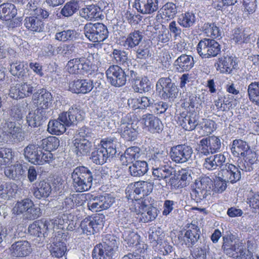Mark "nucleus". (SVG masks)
I'll use <instances>...</instances> for the list:
<instances>
[{"mask_svg": "<svg viewBox=\"0 0 259 259\" xmlns=\"http://www.w3.org/2000/svg\"><path fill=\"white\" fill-rule=\"evenodd\" d=\"M116 153V147L114 139L111 138L102 139L96 150L92 153L91 158L96 164L102 165L107 159L113 157Z\"/></svg>", "mask_w": 259, "mask_h": 259, "instance_id": "obj_1", "label": "nucleus"}, {"mask_svg": "<svg viewBox=\"0 0 259 259\" xmlns=\"http://www.w3.org/2000/svg\"><path fill=\"white\" fill-rule=\"evenodd\" d=\"M153 189V185L147 181H138L129 184L126 188V197L128 203L137 202L139 199H145Z\"/></svg>", "mask_w": 259, "mask_h": 259, "instance_id": "obj_2", "label": "nucleus"}, {"mask_svg": "<svg viewBox=\"0 0 259 259\" xmlns=\"http://www.w3.org/2000/svg\"><path fill=\"white\" fill-rule=\"evenodd\" d=\"M73 186L76 192L87 191L91 188L93 180L92 172L85 166L75 168L72 174Z\"/></svg>", "mask_w": 259, "mask_h": 259, "instance_id": "obj_3", "label": "nucleus"}, {"mask_svg": "<svg viewBox=\"0 0 259 259\" xmlns=\"http://www.w3.org/2000/svg\"><path fill=\"white\" fill-rule=\"evenodd\" d=\"M129 204L130 210L136 213L140 222H152L157 216L156 208L147 204L145 199H139L137 202Z\"/></svg>", "mask_w": 259, "mask_h": 259, "instance_id": "obj_4", "label": "nucleus"}, {"mask_svg": "<svg viewBox=\"0 0 259 259\" xmlns=\"http://www.w3.org/2000/svg\"><path fill=\"white\" fill-rule=\"evenodd\" d=\"M49 16L48 11L41 8H36L31 16L25 17L24 21V26L29 31L40 32L44 29V20Z\"/></svg>", "mask_w": 259, "mask_h": 259, "instance_id": "obj_5", "label": "nucleus"}, {"mask_svg": "<svg viewBox=\"0 0 259 259\" xmlns=\"http://www.w3.org/2000/svg\"><path fill=\"white\" fill-rule=\"evenodd\" d=\"M85 36L91 41L100 43L108 36V30L106 25L102 23H89L84 27Z\"/></svg>", "mask_w": 259, "mask_h": 259, "instance_id": "obj_6", "label": "nucleus"}, {"mask_svg": "<svg viewBox=\"0 0 259 259\" xmlns=\"http://www.w3.org/2000/svg\"><path fill=\"white\" fill-rule=\"evenodd\" d=\"M105 216L103 214H96L83 219L79 227L83 234L87 235H93L99 232L103 228Z\"/></svg>", "mask_w": 259, "mask_h": 259, "instance_id": "obj_7", "label": "nucleus"}, {"mask_svg": "<svg viewBox=\"0 0 259 259\" xmlns=\"http://www.w3.org/2000/svg\"><path fill=\"white\" fill-rule=\"evenodd\" d=\"M196 50L202 59H208L217 56L221 52V46L214 39L203 38L198 42Z\"/></svg>", "mask_w": 259, "mask_h": 259, "instance_id": "obj_8", "label": "nucleus"}, {"mask_svg": "<svg viewBox=\"0 0 259 259\" xmlns=\"http://www.w3.org/2000/svg\"><path fill=\"white\" fill-rule=\"evenodd\" d=\"M222 239V249L226 255L235 258L238 257V254L242 255L244 254V248L242 243L234 241L231 235L223 236Z\"/></svg>", "mask_w": 259, "mask_h": 259, "instance_id": "obj_9", "label": "nucleus"}, {"mask_svg": "<svg viewBox=\"0 0 259 259\" xmlns=\"http://www.w3.org/2000/svg\"><path fill=\"white\" fill-rule=\"evenodd\" d=\"M192 153V148L186 144L174 146L170 150V158L177 163L187 162L191 158Z\"/></svg>", "mask_w": 259, "mask_h": 259, "instance_id": "obj_10", "label": "nucleus"}, {"mask_svg": "<svg viewBox=\"0 0 259 259\" xmlns=\"http://www.w3.org/2000/svg\"><path fill=\"white\" fill-rule=\"evenodd\" d=\"M108 81L113 86L120 87L126 82V75L124 70L118 65H111L106 71Z\"/></svg>", "mask_w": 259, "mask_h": 259, "instance_id": "obj_11", "label": "nucleus"}, {"mask_svg": "<svg viewBox=\"0 0 259 259\" xmlns=\"http://www.w3.org/2000/svg\"><path fill=\"white\" fill-rule=\"evenodd\" d=\"M156 90L164 99H174L178 93L177 87L169 77L160 78L156 83Z\"/></svg>", "mask_w": 259, "mask_h": 259, "instance_id": "obj_12", "label": "nucleus"}, {"mask_svg": "<svg viewBox=\"0 0 259 259\" xmlns=\"http://www.w3.org/2000/svg\"><path fill=\"white\" fill-rule=\"evenodd\" d=\"M211 180L208 177H204L196 180L195 183L194 188L191 193V196L196 200H200L207 195L208 189L211 188Z\"/></svg>", "mask_w": 259, "mask_h": 259, "instance_id": "obj_13", "label": "nucleus"}, {"mask_svg": "<svg viewBox=\"0 0 259 259\" xmlns=\"http://www.w3.org/2000/svg\"><path fill=\"white\" fill-rule=\"evenodd\" d=\"M221 146V141L218 137L214 136H210L200 140L199 151L204 155H208L210 153L218 152Z\"/></svg>", "mask_w": 259, "mask_h": 259, "instance_id": "obj_14", "label": "nucleus"}, {"mask_svg": "<svg viewBox=\"0 0 259 259\" xmlns=\"http://www.w3.org/2000/svg\"><path fill=\"white\" fill-rule=\"evenodd\" d=\"M93 84L90 80L76 78L68 82V91L77 94H85L90 92Z\"/></svg>", "mask_w": 259, "mask_h": 259, "instance_id": "obj_15", "label": "nucleus"}, {"mask_svg": "<svg viewBox=\"0 0 259 259\" xmlns=\"http://www.w3.org/2000/svg\"><path fill=\"white\" fill-rule=\"evenodd\" d=\"M33 87L26 82H19L11 86L9 95L14 99H19L31 96L33 93Z\"/></svg>", "mask_w": 259, "mask_h": 259, "instance_id": "obj_16", "label": "nucleus"}, {"mask_svg": "<svg viewBox=\"0 0 259 259\" xmlns=\"http://www.w3.org/2000/svg\"><path fill=\"white\" fill-rule=\"evenodd\" d=\"M199 116L195 112H182L178 118L179 123L185 131H192L198 124Z\"/></svg>", "mask_w": 259, "mask_h": 259, "instance_id": "obj_17", "label": "nucleus"}, {"mask_svg": "<svg viewBox=\"0 0 259 259\" xmlns=\"http://www.w3.org/2000/svg\"><path fill=\"white\" fill-rule=\"evenodd\" d=\"M224 182L234 184L241 179V172L237 166L231 163H227L225 168L222 169L219 174Z\"/></svg>", "mask_w": 259, "mask_h": 259, "instance_id": "obj_18", "label": "nucleus"}, {"mask_svg": "<svg viewBox=\"0 0 259 259\" xmlns=\"http://www.w3.org/2000/svg\"><path fill=\"white\" fill-rule=\"evenodd\" d=\"M114 253L112 246L106 242L96 244L92 252L93 259H111Z\"/></svg>", "mask_w": 259, "mask_h": 259, "instance_id": "obj_19", "label": "nucleus"}, {"mask_svg": "<svg viewBox=\"0 0 259 259\" xmlns=\"http://www.w3.org/2000/svg\"><path fill=\"white\" fill-rule=\"evenodd\" d=\"M32 192L37 199L46 198L52 192V187L48 180L44 179L35 183L33 185Z\"/></svg>", "mask_w": 259, "mask_h": 259, "instance_id": "obj_20", "label": "nucleus"}, {"mask_svg": "<svg viewBox=\"0 0 259 259\" xmlns=\"http://www.w3.org/2000/svg\"><path fill=\"white\" fill-rule=\"evenodd\" d=\"M87 200L85 194H70L66 197L62 203L63 209L65 211H69L78 206L84 204Z\"/></svg>", "mask_w": 259, "mask_h": 259, "instance_id": "obj_21", "label": "nucleus"}, {"mask_svg": "<svg viewBox=\"0 0 259 259\" xmlns=\"http://www.w3.org/2000/svg\"><path fill=\"white\" fill-rule=\"evenodd\" d=\"M49 222L44 219L34 221L28 227L30 235L40 237H45L48 231Z\"/></svg>", "mask_w": 259, "mask_h": 259, "instance_id": "obj_22", "label": "nucleus"}, {"mask_svg": "<svg viewBox=\"0 0 259 259\" xmlns=\"http://www.w3.org/2000/svg\"><path fill=\"white\" fill-rule=\"evenodd\" d=\"M141 122L152 133H159L163 128L160 120L151 114L143 115L141 119Z\"/></svg>", "mask_w": 259, "mask_h": 259, "instance_id": "obj_23", "label": "nucleus"}, {"mask_svg": "<svg viewBox=\"0 0 259 259\" xmlns=\"http://www.w3.org/2000/svg\"><path fill=\"white\" fill-rule=\"evenodd\" d=\"M74 152L78 156L88 155L91 150L92 144L84 138H76L73 141Z\"/></svg>", "mask_w": 259, "mask_h": 259, "instance_id": "obj_24", "label": "nucleus"}, {"mask_svg": "<svg viewBox=\"0 0 259 259\" xmlns=\"http://www.w3.org/2000/svg\"><path fill=\"white\" fill-rule=\"evenodd\" d=\"M137 11L143 14H150L158 9V0H135Z\"/></svg>", "mask_w": 259, "mask_h": 259, "instance_id": "obj_25", "label": "nucleus"}, {"mask_svg": "<svg viewBox=\"0 0 259 259\" xmlns=\"http://www.w3.org/2000/svg\"><path fill=\"white\" fill-rule=\"evenodd\" d=\"M11 254L15 257H24L32 251L30 244L27 241H20L13 243L11 247Z\"/></svg>", "mask_w": 259, "mask_h": 259, "instance_id": "obj_26", "label": "nucleus"}, {"mask_svg": "<svg viewBox=\"0 0 259 259\" xmlns=\"http://www.w3.org/2000/svg\"><path fill=\"white\" fill-rule=\"evenodd\" d=\"M200 234L199 228L195 224H190L185 233L183 240L188 247H192L198 241Z\"/></svg>", "mask_w": 259, "mask_h": 259, "instance_id": "obj_27", "label": "nucleus"}, {"mask_svg": "<svg viewBox=\"0 0 259 259\" xmlns=\"http://www.w3.org/2000/svg\"><path fill=\"white\" fill-rule=\"evenodd\" d=\"M79 14L81 17L89 21L98 20L102 16L101 8L96 5L85 6L80 9Z\"/></svg>", "mask_w": 259, "mask_h": 259, "instance_id": "obj_28", "label": "nucleus"}, {"mask_svg": "<svg viewBox=\"0 0 259 259\" xmlns=\"http://www.w3.org/2000/svg\"><path fill=\"white\" fill-rule=\"evenodd\" d=\"M194 65V60L191 55L182 54L175 62V67L179 72L189 71Z\"/></svg>", "mask_w": 259, "mask_h": 259, "instance_id": "obj_29", "label": "nucleus"}, {"mask_svg": "<svg viewBox=\"0 0 259 259\" xmlns=\"http://www.w3.org/2000/svg\"><path fill=\"white\" fill-rule=\"evenodd\" d=\"M236 100L230 95L220 96L214 101V104L219 111H228L236 105Z\"/></svg>", "mask_w": 259, "mask_h": 259, "instance_id": "obj_30", "label": "nucleus"}, {"mask_svg": "<svg viewBox=\"0 0 259 259\" xmlns=\"http://www.w3.org/2000/svg\"><path fill=\"white\" fill-rule=\"evenodd\" d=\"M80 112V110L76 106H72L67 112H63L60 113L61 119L70 126L81 120Z\"/></svg>", "mask_w": 259, "mask_h": 259, "instance_id": "obj_31", "label": "nucleus"}, {"mask_svg": "<svg viewBox=\"0 0 259 259\" xmlns=\"http://www.w3.org/2000/svg\"><path fill=\"white\" fill-rule=\"evenodd\" d=\"M61 114L57 119L51 120L49 121L48 124L47 131L48 132L53 135L60 136L65 132L66 126H69L68 124L64 123L63 121L61 119Z\"/></svg>", "mask_w": 259, "mask_h": 259, "instance_id": "obj_32", "label": "nucleus"}, {"mask_svg": "<svg viewBox=\"0 0 259 259\" xmlns=\"http://www.w3.org/2000/svg\"><path fill=\"white\" fill-rule=\"evenodd\" d=\"M236 63L232 57H221L214 66L218 71L222 73H231L235 68Z\"/></svg>", "mask_w": 259, "mask_h": 259, "instance_id": "obj_33", "label": "nucleus"}, {"mask_svg": "<svg viewBox=\"0 0 259 259\" xmlns=\"http://www.w3.org/2000/svg\"><path fill=\"white\" fill-rule=\"evenodd\" d=\"M15 152L12 148L0 147V169L5 168L12 164L14 160Z\"/></svg>", "mask_w": 259, "mask_h": 259, "instance_id": "obj_34", "label": "nucleus"}, {"mask_svg": "<svg viewBox=\"0 0 259 259\" xmlns=\"http://www.w3.org/2000/svg\"><path fill=\"white\" fill-rule=\"evenodd\" d=\"M18 186L14 183L5 182L0 185V197L9 200L15 196L17 192Z\"/></svg>", "mask_w": 259, "mask_h": 259, "instance_id": "obj_35", "label": "nucleus"}, {"mask_svg": "<svg viewBox=\"0 0 259 259\" xmlns=\"http://www.w3.org/2000/svg\"><path fill=\"white\" fill-rule=\"evenodd\" d=\"M34 100L35 103L37 104L38 108L41 109H47L52 104L53 97L50 92L42 89L40 90L37 99Z\"/></svg>", "mask_w": 259, "mask_h": 259, "instance_id": "obj_36", "label": "nucleus"}, {"mask_svg": "<svg viewBox=\"0 0 259 259\" xmlns=\"http://www.w3.org/2000/svg\"><path fill=\"white\" fill-rule=\"evenodd\" d=\"M226 157L222 154L211 155L205 159L204 167L208 170H213L221 167L225 162Z\"/></svg>", "mask_w": 259, "mask_h": 259, "instance_id": "obj_37", "label": "nucleus"}, {"mask_svg": "<svg viewBox=\"0 0 259 259\" xmlns=\"http://www.w3.org/2000/svg\"><path fill=\"white\" fill-rule=\"evenodd\" d=\"M132 88L136 93L140 94L148 92L151 89V83L147 77H139L132 80Z\"/></svg>", "mask_w": 259, "mask_h": 259, "instance_id": "obj_38", "label": "nucleus"}, {"mask_svg": "<svg viewBox=\"0 0 259 259\" xmlns=\"http://www.w3.org/2000/svg\"><path fill=\"white\" fill-rule=\"evenodd\" d=\"M122 238L125 244L130 247H136L137 250H140V236L137 233L131 231H125L122 234Z\"/></svg>", "mask_w": 259, "mask_h": 259, "instance_id": "obj_39", "label": "nucleus"}, {"mask_svg": "<svg viewBox=\"0 0 259 259\" xmlns=\"http://www.w3.org/2000/svg\"><path fill=\"white\" fill-rule=\"evenodd\" d=\"M17 14L15 6L11 3H4L0 5V18L5 21L13 19Z\"/></svg>", "mask_w": 259, "mask_h": 259, "instance_id": "obj_40", "label": "nucleus"}, {"mask_svg": "<svg viewBox=\"0 0 259 259\" xmlns=\"http://www.w3.org/2000/svg\"><path fill=\"white\" fill-rule=\"evenodd\" d=\"M151 158L156 163H164L167 162V153L165 151L164 146L162 144H157L153 147L151 151Z\"/></svg>", "mask_w": 259, "mask_h": 259, "instance_id": "obj_41", "label": "nucleus"}, {"mask_svg": "<svg viewBox=\"0 0 259 259\" xmlns=\"http://www.w3.org/2000/svg\"><path fill=\"white\" fill-rule=\"evenodd\" d=\"M159 13L162 19L168 21L176 16L177 13V7L172 2H167L160 9Z\"/></svg>", "mask_w": 259, "mask_h": 259, "instance_id": "obj_42", "label": "nucleus"}, {"mask_svg": "<svg viewBox=\"0 0 259 259\" xmlns=\"http://www.w3.org/2000/svg\"><path fill=\"white\" fill-rule=\"evenodd\" d=\"M40 147L45 150L54 151L60 146V140L55 136H49L40 140Z\"/></svg>", "mask_w": 259, "mask_h": 259, "instance_id": "obj_43", "label": "nucleus"}, {"mask_svg": "<svg viewBox=\"0 0 259 259\" xmlns=\"http://www.w3.org/2000/svg\"><path fill=\"white\" fill-rule=\"evenodd\" d=\"M10 165L5 168L4 173L6 177L15 180L23 175L24 171L22 164L17 161L14 164Z\"/></svg>", "mask_w": 259, "mask_h": 259, "instance_id": "obj_44", "label": "nucleus"}, {"mask_svg": "<svg viewBox=\"0 0 259 259\" xmlns=\"http://www.w3.org/2000/svg\"><path fill=\"white\" fill-rule=\"evenodd\" d=\"M110 57L113 63L116 65H120L123 67L128 66L129 60L127 54L124 51L114 49L110 55Z\"/></svg>", "mask_w": 259, "mask_h": 259, "instance_id": "obj_45", "label": "nucleus"}, {"mask_svg": "<svg viewBox=\"0 0 259 259\" xmlns=\"http://www.w3.org/2000/svg\"><path fill=\"white\" fill-rule=\"evenodd\" d=\"M248 144L241 139H236L233 141L231 148L232 154L237 157L244 156V153L249 148Z\"/></svg>", "mask_w": 259, "mask_h": 259, "instance_id": "obj_46", "label": "nucleus"}, {"mask_svg": "<svg viewBox=\"0 0 259 259\" xmlns=\"http://www.w3.org/2000/svg\"><path fill=\"white\" fill-rule=\"evenodd\" d=\"M148 170V165L145 161L138 160L129 167L131 175L134 177H141Z\"/></svg>", "mask_w": 259, "mask_h": 259, "instance_id": "obj_47", "label": "nucleus"}, {"mask_svg": "<svg viewBox=\"0 0 259 259\" xmlns=\"http://www.w3.org/2000/svg\"><path fill=\"white\" fill-rule=\"evenodd\" d=\"M39 146L35 144H29L24 149L25 157L31 163L36 164L40 150Z\"/></svg>", "mask_w": 259, "mask_h": 259, "instance_id": "obj_48", "label": "nucleus"}, {"mask_svg": "<svg viewBox=\"0 0 259 259\" xmlns=\"http://www.w3.org/2000/svg\"><path fill=\"white\" fill-rule=\"evenodd\" d=\"M143 38L142 33L139 30L131 32L126 38L123 46L127 49H133L139 45Z\"/></svg>", "mask_w": 259, "mask_h": 259, "instance_id": "obj_49", "label": "nucleus"}, {"mask_svg": "<svg viewBox=\"0 0 259 259\" xmlns=\"http://www.w3.org/2000/svg\"><path fill=\"white\" fill-rule=\"evenodd\" d=\"M8 126L10 128L7 132L6 134L10 140L14 142H18L24 140V133L22 132L21 128L16 126L12 122L9 124Z\"/></svg>", "mask_w": 259, "mask_h": 259, "instance_id": "obj_50", "label": "nucleus"}, {"mask_svg": "<svg viewBox=\"0 0 259 259\" xmlns=\"http://www.w3.org/2000/svg\"><path fill=\"white\" fill-rule=\"evenodd\" d=\"M140 149L137 147H131L128 148L124 154L121 156V161L122 164L127 165L132 163L136 158L139 157Z\"/></svg>", "mask_w": 259, "mask_h": 259, "instance_id": "obj_51", "label": "nucleus"}, {"mask_svg": "<svg viewBox=\"0 0 259 259\" xmlns=\"http://www.w3.org/2000/svg\"><path fill=\"white\" fill-rule=\"evenodd\" d=\"M33 205V201L29 198H24L18 201L13 208V213L16 215H20L25 213L30 207Z\"/></svg>", "mask_w": 259, "mask_h": 259, "instance_id": "obj_52", "label": "nucleus"}, {"mask_svg": "<svg viewBox=\"0 0 259 259\" xmlns=\"http://www.w3.org/2000/svg\"><path fill=\"white\" fill-rule=\"evenodd\" d=\"M195 20V16L193 13L186 12L179 16L178 19V23L182 27L189 28L193 26Z\"/></svg>", "mask_w": 259, "mask_h": 259, "instance_id": "obj_53", "label": "nucleus"}, {"mask_svg": "<svg viewBox=\"0 0 259 259\" xmlns=\"http://www.w3.org/2000/svg\"><path fill=\"white\" fill-rule=\"evenodd\" d=\"M247 93L249 100L259 106V81L250 83L247 88Z\"/></svg>", "mask_w": 259, "mask_h": 259, "instance_id": "obj_54", "label": "nucleus"}, {"mask_svg": "<svg viewBox=\"0 0 259 259\" xmlns=\"http://www.w3.org/2000/svg\"><path fill=\"white\" fill-rule=\"evenodd\" d=\"M132 123L122 124L120 129L121 136L127 141H134L137 136L138 132L132 127Z\"/></svg>", "mask_w": 259, "mask_h": 259, "instance_id": "obj_55", "label": "nucleus"}, {"mask_svg": "<svg viewBox=\"0 0 259 259\" xmlns=\"http://www.w3.org/2000/svg\"><path fill=\"white\" fill-rule=\"evenodd\" d=\"M204 33L207 36L212 38V39H217L221 37V31L219 27L214 23H206L203 26Z\"/></svg>", "mask_w": 259, "mask_h": 259, "instance_id": "obj_56", "label": "nucleus"}, {"mask_svg": "<svg viewBox=\"0 0 259 259\" xmlns=\"http://www.w3.org/2000/svg\"><path fill=\"white\" fill-rule=\"evenodd\" d=\"M232 39L238 44L247 43L250 39V35L246 32L245 29L237 28L234 30Z\"/></svg>", "mask_w": 259, "mask_h": 259, "instance_id": "obj_57", "label": "nucleus"}, {"mask_svg": "<svg viewBox=\"0 0 259 259\" xmlns=\"http://www.w3.org/2000/svg\"><path fill=\"white\" fill-rule=\"evenodd\" d=\"M76 32L73 29H67L58 32L55 34V38L60 41L69 42L76 37Z\"/></svg>", "mask_w": 259, "mask_h": 259, "instance_id": "obj_58", "label": "nucleus"}, {"mask_svg": "<svg viewBox=\"0 0 259 259\" xmlns=\"http://www.w3.org/2000/svg\"><path fill=\"white\" fill-rule=\"evenodd\" d=\"M27 65V62L16 61L10 65V72L14 76H23L25 73V67Z\"/></svg>", "mask_w": 259, "mask_h": 259, "instance_id": "obj_59", "label": "nucleus"}, {"mask_svg": "<svg viewBox=\"0 0 259 259\" xmlns=\"http://www.w3.org/2000/svg\"><path fill=\"white\" fill-rule=\"evenodd\" d=\"M128 101V102H130L132 105V108L134 109H145L151 104L150 99L145 96L133 98L131 99V101L130 100Z\"/></svg>", "mask_w": 259, "mask_h": 259, "instance_id": "obj_60", "label": "nucleus"}, {"mask_svg": "<svg viewBox=\"0 0 259 259\" xmlns=\"http://www.w3.org/2000/svg\"><path fill=\"white\" fill-rule=\"evenodd\" d=\"M153 175L158 180L166 179L172 175V168L166 165L154 168Z\"/></svg>", "mask_w": 259, "mask_h": 259, "instance_id": "obj_61", "label": "nucleus"}, {"mask_svg": "<svg viewBox=\"0 0 259 259\" xmlns=\"http://www.w3.org/2000/svg\"><path fill=\"white\" fill-rule=\"evenodd\" d=\"M78 9V4L74 1L67 2L61 10L62 16L68 17L73 15Z\"/></svg>", "mask_w": 259, "mask_h": 259, "instance_id": "obj_62", "label": "nucleus"}, {"mask_svg": "<svg viewBox=\"0 0 259 259\" xmlns=\"http://www.w3.org/2000/svg\"><path fill=\"white\" fill-rule=\"evenodd\" d=\"M83 66L81 71V74L83 75H91L98 70L97 66L93 63L88 58L83 57Z\"/></svg>", "mask_w": 259, "mask_h": 259, "instance_id": "obj_63", "label": "nucleus"}, {"mask_svg": "<svg viewBox=\"0 0 259 259\" xmlns=\"http://www.w3.org/2000/svg\"><path fill=\"white\" fill-rule=\"evenodd\" d=\"M66 250V246L65 243L62 241H59L53 243L51 249V252L53 256L60 258L65 254Z\"/></svg>", "mask_w": 259, "mask_h": 259, "instance_id": "obj_64", "label": "nucleus"}]
</instances>
